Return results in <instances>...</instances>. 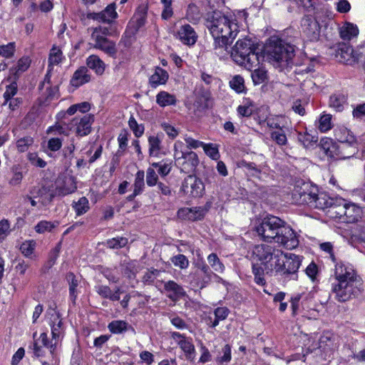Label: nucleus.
<instances>
[{"label":"nucleus","instance_id":"obj_44","mask_svg":"<svg viewBox=\"0 0 365 365\" xmlns=\"http://www.w3.org/2000/svg\"><path fill=\"white\" fill-rule=\"evenodd\" d=\"M170 261L175 266L181 269H184L188 267L189 260L184 255H177L170 258Z\"/></svg>","mask_w":365,"mask_h":365},{"label":"nucleus","instance_id":"obj_46","mask_svg":"<svg viewBox=\"0 0 365 365\" xmlns=\"http://www.w3.org/2000/svg\"><path fill=\"white\" fill-rule=\"evenodd\" d=\"M12 177L9 180V185L11 186H16L20 185L24 178V175L19 166H14L12 168Z\"/></svg>","mask_w":365,"mask_h":365},{"label":"nucleus","instance_id":"obj_36","mask_svg":"<svg viewBox=\"0 0 365 365\" xmlns=\"http://www.w3.org/2000/svg\"><path fill=\"white\" fill-rule=\"evenodd\" d=\"M73 207L76 215H81L89 210L88 200L86 197H82L77 202H73Z\"/></svg>","mask_w":365,"mask_h":365},{"label":"nucleus","instance_id":"obj_57","mask_svg":"<svg viewBox=\"0 0 365 365\" xmlns=\"http://www.w3.org/2000/svg\"><path fill=\"white\" fill-rule=\"evenodd\" d=\"M62 147V140L59 138H51L47 142V148L52 152L58 151Z\"/></svg>","mask_w":365,"mask_h":365},{"label":"nucleus","instance_id":"obj_28","mask_svg":"<svg viewBox=\"0 0 365 365\" xmlns=\"http://www.w3.org/2000/svg\"><path fill=\"white\" fill-rule=\"evenodd\" d=\"M359 34L357 26L351 23H346L339 30L340 37L344 40H351Z\"/></svg>","mask_w":365,"mask_h":365},{"label":"nucleus","instance_id":"obj_50","mask_svg":"<svg viewBox=\"0 0 365 365\" xmlns=\"http://www.w3.org/2000/svg\"><path fill=\"white\" fill-rule=\"evenodd\" d=\"M202 148L206 153L207 155H208L210 158H211L213 160H217L220 157V153L218 148L217 146L212 143L205 144L204 143V145H202Z\"/></svg>","mask_w":365,"mask_h":365},{"label":"nucleus","instance_id":"obj_30","mask_svg":"<svg viewBox=\"0 0 365 365\" xmlns=\"http://www.w3.org/2000/svg\"><path fill=\"white\" fill-rule=\"evenodd\" d=\"M316 127L321 133H326L331 130L333 127L331 115L323 113L316 122Z\"/></svg>","mask_w":365,"mask_h":365},{"label":"nucleus","instance_id":"obj_3","mask_svg":"<svg viewBox=\"0 0 365 365\" xmlns=\"http://www.w3.org/2000/svg\"><path fill=\"white\" fill-rule=\"evenodd\" d=\"M206 26L214 38L215 50L227 49L240 32L235 18L217 11L207 14Z\"/></svg>","mask_w":365,"mask_h":365},{"label":"nucleus","instance_id":"obj_19","mask_svg":"<svg viewBox=\"0 0 365 365\" xmlns=\"http://www.w3.org/2000/svg\"><path fill=\"white\" fill-rule=\"evenodd\" d=\"M91 40L94 42L93 47L100 49L106 53L113 56L116 53L115 43L103 36L91 34Z\"/></svg>","mask_w":365,"mask_h":365},{"label":"nucleus","instance_id":"obj_61","mask_svg":"<svg viewBox=\"0 0 365 365\" xmlns=\"http://www.w3.org/2000/svg\"><path fill=\"white\" fill-rule=\"evenodd\" d=\"M33 143V139L30 137H26L19 139L16 142V146L18 148V150L21 153L25 152L29 145H31Z\"/></svg>","mask_w":365,"mask_h":365},{"label":"nucleus","instance_id":"obj_13","mask_svg":"<svg viewBox=\"0 0 365 365\" xmlns=\"http://www.w3.org/2000/svg\"><path fill=\"white\" fill-rule=\"evenodd\" d=\"M180 191L187 197H200L204 193L205 185L196 176L188 175L184 179Z\"/></svg>","mask_w":365,"mask_h":365},{"label":"nucleus","instance_id":"obj_42","mask_svg":"<svg viewBox=\"0 0 365 365\" xmlns=\"http://www.w3.org/2000/svg\"><path fill=\"white\" fill-rule=\"evenodd\" d=\"M148 143L150 155H156L160 150V139L158 136H150L148 138Z\"/></svg>","mask_w":365,"mask_h":365},{"label":"nucleus","instance_id":"obj_32","mask_svg":"<svg viewBox=\"0 0 365 365\" xmlns=\"http://www.w3.org/2000/svg\"><path fill=\"white\" fill-rule=\"evenodd\" d=\"M346 101V97L343 94H333L329 98V106L336 112H341L344 109Z\"/></svg>","mask_w":365,"mask_h":365},{"label":"nucleus","instance_id":"obj_21","mask_svg":"<svg viewBox=\"0 0 365 365\" xmlns=\"http://www.w3.org/2000/svg\"><path fill=\"white\" fill-rule=\"evenodd\" d=\"M178 36L180 41L187 46L194 45L197 39V35L194 29L189 24L180 26L178 31Z\"/></svg>","mask_w":365,"mask_h":365},{"label":"nucleus","instance_id":"obj_39","mask_svg":"<svg viewBox=\"0 0 365 365\" xmlns=\"http://www.w3.org/2000/svg\"><path fill=\"white\" fill-rule=\"evenodd\" d=\"M58 222H50L42 220L35 226V230L38 233L51 232L54 227L58 225Z\"/></svg>","mask_w":365,"mask_h":365},{"label":"nucleus","instance_id":"obj_41","mask_svg":"<svg viewBox=\"0 0 365 365\" xmlns=\"http://www.w3.org/2000/svg\"><path fill=\"white\" fill-rule=\"evenodd\" d=\"M254 112V105L250 101H246L237 108V113L240 116L250 117Z\"/></svg>","mask_w":365,"mask_h":365},{"label":"nucleus","instance_id":"obj_25","mask_svg":"<svg viewBox=\"0 0 365 365\" xmlns=\"http://www.w3.org/2000/svg\"><path fill=\"white\" fill-rule=\"evenodd\" d=\"M91 76L88 74V70L86 67H81L75 71L71 80V83L75 87H79L83 84L89 82Z\"/></svg>","mask_w":365,"mask_h":365},{"label":"nucleus","instance_id":"obj_11","mask_svg":"<svg viewBox=\"0 0 365 365\" xmlns=\"http://www.w3.org/2000/svg\"><path fill=\"white\" fill-rule=\"evenodd\" d=\"M301 264V257L294 254H284L276 263L274 271L282 274H295Z\"/></svg>","mask_w":365,"mask_h":365},{"label":"nucleus","instance_id":"obj_1","mask_svg":"<svg viewBox=\"0 0 365 365\" xmlns=\"http://www.w3.org/2000/svg\"><path fill=\"white\" fill-rule=\"evenodd\" d=\"M333 279L331 292L334 294L335 299L339 302H347L361 292V280L349 263H336Z\"/></svg>","mask_w":365,"mask_h":365},{"label":"nucleus","instance_id":"obj_40","mask_svg":"<svg viewBox=\"0 0 365 365\" xmlns=\"http://www.w3.org/2000/svg\"><path fill=\"white\" fill-rule=\"evenodd\" d=\"M128 324L125 321H113L108 324V329L113 334H120L127 330Z\"/></svg>","mask_w":365,"mask_h":365},{"label":"nucleus","instance_id":"obj_6","mask_svg":"<svg viewBox=\"0 0 365 365\" xmlns=\"http://www.w3.org/2000/svg\"><path fill=\"white\" fill-rule=\"evenodd\" d=\"M266 51L269 61L276 66L288 64L294 56L293 46L274 36L269 39Z\"/></svg>","mask_w":365,"mask_h":365},{"label":"nucleus","instance_id":"obj_27","mask_svg":"<svg viewBox=\"0 0 365 365\" xmlns=\"http://www.w3.org/2000/svg\"><path fill=\"white\" fill-rule=\"evenodd\" d=\"M331 204L328 206L330 208L329 212L333 214H335L336 217H339V219L344 220V217L345 215V210L347 205V201L344 199H339L336 200V202H334V200L331 199Z\"/></svg>","mask_w":365,"mask_h":365},{"label":"nucleus","instance_id":"obj_43","mask_svg":"<svg viewBox=\"0 0 365 365\" xmlns=\"http://www.w3.org/2000/svg\"><path fill=\"white\" fill-rule=\"evenodd\" d=\"M128 125L135 137L139 138L143 135L145 130L144 125L138 124L133 116H130L129 118Z\"/></svg>","mask_w":365,"mask_h":365},{"label":"nucleus","instance_id":"obj_18","mask_svg":"<svg viewBox=\"0 0 365 365\" xmlns=\"http://www.w3.org/2000/svg\"><path fill=\"white\" fill-rule=\"evenodd\" d=\"M49 317V324L51 328L52 339H58L63 333L62 319L58 312L54 309H51L47 312Z\"/></svg>","mask_w":365,"mask_h":365},{"label":"nucleus","instance_id":"obj_35","mask_svg":"<svg viewBox=\"0 0 365 365\" xmlns=\"http://www.w3.org/2000/svg\"><path fill=\"white\" fill-rule=\"evenodd\" d=\"M207 262L212 269L218 273H222L225 266L215 253H211L207 257Z\"/></svg>","mask_w":365,"mask_h":365},{"label":"nucleus","instance_id":"obj_52","mask_svg":"<svg viewBox=\"0 0 365 365\" xmlns=\"http://www.w3.org/2000/svg\"><path fill=\"white\" fill-rule=\"evenodd\" d=\"M27 158L34 166L43 168L46 165V162L41 158L36 153H28Z\"/></svg>","mask_w":365,"mask_h":365},{"label":"nucleus","instance_id":"obj_12","mask_svg":"<svg viewBox=\"0 0 365 365\" xmlns=\"http://www.w3.org/2000/svg\"><path fill=\"white\" fill-rule=\"evenodd\" d=\"M93 121V115H77L68 124V129L73 130L77 135L85 136L91 132V125Z\"/></svg>","mask_w":365,"mask_h":365},{"label":"nucleus","instance_id":"obj_37","mask_svg":"<svg viewBox=\"0 0 365 365\" xmlns=\"http://www.w3.org/2000/svg\"><path fill=\"white\" fill-rule=\"evenodd\" d=\"M298 140L304 148H309L317 143L318 137L317 135H312L309 133H305L304 134H299Z\"/></svg>","mask_w":365,"mask_h":365},{"label":"nucleus","instance_id":"obj_59","mask_svg":"<svg viewBox=\"0 0 365 365\" xmlns=\"http://www.w3.org/2000/svg\"><path fill=\"white\" fill-rule=\"evenodd\" d=\"M282 118L279 116L268 118L266 120L267 125L270 128H276L278 129L279 130H282V128L284 127V125L282 124Z\"/></svg>","mask_w":365,"mask_h":365},{"label":"nucleus","instance_id":"obj_16","mask_svg":"<svg viewBox=\"0 0 365 365\" xmlns=\"http://www.w3.org/2000/svg\"><path fill=\"white\" fill-rule=\"evenodd\" d=\"M208 209L205 207H182L178 210L177 216L182 220H202Z\"/></svg>","mask_w":365,"mask_h":365},{"label":"nucleus","instance_id":"obj_26","mask_svg":"<svg viewBox=\"0 0 365 365\" xmlns=\"http://www.w3.org/2000/svg\"><path fill=\"white\" fill-rule=\"evenodd\" d=\"M303 31L312 41L317 40L319 36V26L316 21L305 19L302 24Z\"/></svg>","mask_w":365,"mask_h":365},{"label":"nucleus","instance_id":"obj_45","mask_svg":"<svg viewBox=\"0 0 365 365\" xmlns=\"http://www.w3.org/2000/svg\"><path fill=\"white\" fill-rule=\"evenodd\" d=\"M15 50L16 46L14 42H11L6 45H1L0 56L6 58H11L14 55Z\"/></svg>","mask_w":365,"mask_h":365},{"label":"nucleus","instance_id":"obj_4","mask_svg":"<svg viewBox=\"0 0 365 365\" xmlns=\"http://www.w3.org/2000/svg\"><path fill=\"white\" fill-rule=\"evenodd\" d=\"M250 38L239 39L232 48L231 57L237 64L252 70L259 63V53Z\"/></svg>","mask_w":365,"mask_h":365},{"label":"nucleus","instance_id":"obj_31","mask_svg":"<svg viewBox=\"0 0 365 365\" xmlns=\"http://www.w3.org/2000/svg\"><path fill=\"white\" fill-rule=\"evenodd\" d=\"M86 63L88 68L93 70L98 75H101L104 72L105 64L98 56L91 55L88 56Z\"/></svg>","mask_w":365,"mask_h":365},{"label":"nucleus","instance_id":"obj_17","mask_svg":"<svg viewBox=\"0 0 365 365\" xmlns=\"http://www.w3.org/2000/svg\"><path fill=\"white\" fill-rule=\"evenodd\" d=\"M321 149L329 158H348L345 152L341 151L339 146L334 144L329 138H322L319 143Z\"/></svg>","mask_w":365,"mask_h":365},{"label":"nucleus","instance_id":"obj_47","mask_svg":"<svg viewBox=\"0 0 365 365\" xmlns=\"http://www.w3.org/2000/svg\"><path fill=\"white\" fill-rule=\"evenodd\" d=\"M35 247L36 242L34 240H26L21 244L20 250L25 257H30L33 254Z\"/></svg>","mask_w":365,"mask_h":365},{"label":"nucleus","instance_id":"obj_58","mask_svg":"<svg viewBox=\"0 0 365 365\" xmlns=\"http://www.w3.org/2000/svg\"><path fill=\"white\" fill-rule=\"evenodd\" d=\"M160 271L156 269L148 270L143 277V281L145 283L150 284L159 276Z\"/></svg>","mask_w":365,"mask_h":365},{"label":"nucleus","instance_id":"obj_29","mask_svg":"<svg viewBox=\"0 0 365 365\" xmlns=\"http://www.w3.org/2000/svg\"><path fill=\"white\" fill-rule=\"evenodd\" d=\"M177 99L175 96L169 93L167 91H160L156 96V103L160 107L174 106L176 104Z\"/></svg>","mask_w":365,"mask_h":365},{"label":"nucleus","instance_id":"obj_48","mask_svg":"<svg viewBox=\"0 0 365 365\" xmlns=\"http://www.w3.org/2000/svg\"><path fill=\"white\" fill-rule=\"evenodd\" d=\"M230 87L237 93H242L245 89L244 79L242 76H235L230 81Z\"/></svg>","mask_w":365,"mask_h":365},{"label":"nucleus","instance_id":"obj_33","mask_svg":"<svg viewBox=\"0 0 365 365\" xmlns=\"http://www.w3.org/2000/svg\"><path fill=\"white\" fill-rule=\"evenodd\" d=\"M63 58L61 50L53 46L50 51L48 56V68H53V66H57L61 63Z\"/></svg>","mask_w":365,"mask_h":365},{"label":"nucleus","instance_id":"obj_5","mask_svg":"<svg viewBox=\"0 0 365 365\" xmlns=\"http://www.w3.org/2000/svg\"><path fill=\"white\" fill-rule=\"evenodd\" d=\"M293 195L300 204L307 205L311 208L324 210L331 204V200L324 193H318L317 188L304 182L302 186L294 187Z\"/></svg>","mask_w":365,"mask_h":365},{"label":"nucleus","instance_id":"obj_34","mask_svg":"<svg viewBox=\"0 0 365 365\" xmlns=\"http://www.w3.org/2000/svg\"><path fill=\"white\" fill-rule=\"evenodd\" d=\"M147 11L145 7L138 8L133 17V22L135 24V29L138 30L142 27L146 21Z\"/></svg>","mask_w":365,"mask_h":365},{"label":"nucleus","instance_id":"obj_60","mask_svg":"<svg viewBox=\"0 0 365 365\" xmlns=\"http://www.w3.org/2000/svg\"><path fill=\"white\" fill-rule=\"evenodd\" d=\"M152 166L158 168V173L162 176H166L171 170V164L167 163H153Z\"/></svg>","mask_w":365,"mask_h":365},{"label":"nucleus","instance_id":"obj_38","mask_svg":"<svg viewBox=\"0 0 365 365\" xmlns=\"http://www.w3.org/2000/svg\"><path fill=\"white\" fill-rule=\"evenodd\" d=\"M66 279L69 284V294L71 299L74 302L77 297L76 287H78V280L76 276L70 272L66 275Z\"/></svg>","mask_w":365,"mask_h":365},{"label":"nucleus","instance_id":"obj_55","mask_svg":"<svg viewBox=\"0 0 365 365\" xmlns=\"http://www.w3.org/2000/svg\"><path fill=\"white\" fill-rule=\"evenodd\" d=\"M252 78L255 84H260L266 79L267 73L262 69L257 68L252 73Z\"/></svg>","mask_w":365,"mask_h":365},{"label":"nucleus","instance_id":"obj_2","mask_svg":"<svg viewBox=\"0 0 365 365\" xmlns=\"http://www.w3.org/2000/svg\"><path fill=\"white\" fill-rule=\"evenodd\" d=\"M256 231L264 241L274 242L288 250H292L299 245L295 232L276 216L264 217L257 226Z\"/></svg>","mask_w":365,"mask_h":365},{"label":"nucleus","instance_id":"obj_7","mask_svg":"<svg viewBox=\"0 0 365 365\" xmlns=\"http://www.w3.org/2000/svg\"><path fill=\"white\" fill-rule=\"evenodd\" d=\"M254 258L264 267L267 274L272 273L276 263L283 257V252L274 246L265 244L256 245L252 251Z\"/></svg>","mask_w":365,"mask_h":365},{"label":"nucleus","instance_id":"obj_14","mask_svg":"<svg viewBox=\"0 0 365 365\" xmlns=\"http://www.w3.org/2000/svg\"><path fill=\"white\" fill-rule=\"evenodd\" d=\"M115 4L108 5L106 9L100 12H88L86 18L92 19L98 23L111 24L117 17Z\"/></svg>","mask_w":365,"mask_h":365},{"label":"nucleus","instance_id":"obj_56","mask_svg":"<svg viewBox=\"0 0 365 365\" xmlns=\"http://www.w3.org/2000/svg\"><path fill=\"white\" fill-rule=\"evenodd\" d=\"M17 93V86L15 83H11L6 86V91L4 93V105H6L8 100L13 98L14 96Z\"/></svg>","mask_w":365,"mask_h":365},{"label":"nucleus","instance_id":"obj_63","mask_svg":"<svg viewBox=\"0 0 365 365\" xmlns=\"http://www.w3.org/2000/svg\"><path fill=\"white\" fill-rule=\"evenodd\" d=\"M161 128L172 139L176 138L179 134L178 130H177L173 125L168 123H161Z\"/></svg>","mask_w":365,"mask_h":365},{"label":"nucleus","instance_id":"obj_15","mask_svg":"<svg viewBox=\"0 0 365 365\" xmlns=\"http://www.w3.org/2000/svg\"><path fill=\"white\" fill-rule=\"evenodd\" d=\"M171 338L185 353L187 359H193L195 358V349L191 338L187 337L176 331L171 332Z\"/></svg>","mask_w":365,"mask_h":365},{"label":"nucleus","instance_id":"obj_9","mask_svg":"<svg viewBox=\"0 0 365 365\" xmlns=\"http://www.w3.org/2000/svg\"><path fill=\"white\" fill-rule=\"evenodd\" d=\"M334 135L335 139L341 143V146H339L341 151L344 152L346 148L349 149V151L345 153L349 158L357 153L358 141L349 129L344 126L337 127L334 131Z\"/></svg>","mask_w":365,"mask_h":365},{"label":"nucleus","instance_id":"obj_22","mask_svg":"<svg viewBox=\"0 0 365 365\" xmlns=\"http://www.w3.org/2000/svg\"><path fill=\"white\" fill-rule=\"evenodd\" d=\"M164 289L168 293V297L173 301H177L185 295L182 287L173 280L164 283Z\"/></svg>","mask_w":365,"mask_h":365},{"label":"nucleus","instance_id":"obj_53","mask_svg":"<svg viewBox=\"0 0 365 365\" xmlns=\"http://www.w3.org/2000/svg\"><path fill=\"white\" fill-rule=\"evenodd\" d=\"M10 222L8 220L3 219L0 221V242H2L10 234Z\"/></svg>","mask_w":365,"mask_h":365},{"label":"nucleus","instance_id":"obj_62","mask_svg":"<svg viewBox=\"0 0 365 365\" xmlns=\"http://www.w3.org/2000/svg\"><path fill=\"white\" fill-rule=\"evenodd\" d=\"M138 272V269L136 267L135 262H129L128 263L123 271V274L128 278H134L136 272Z\"/></svg>","mask_w":365,"mask_h":365},{"label":"nucleus","instance_id":"obj_20","mask_svg":"<svg viewBox=\"0 0 365 365\" xmlns=\"http://www.w3.org/2000/svg\"><path fill=\"white\" fill-rule=\"evenodd\" d=\"M76 189L73 178L68 176L64 177L62 180L58 178L56 181L55 195L65 196L74 192Z\"/></svg>","mask_w":365,"mask_h":365},{"label":"nucleus","instance_id":"obj_24","mask_svg":"<svg viewBox=\"0 0 365 365\" xmlns=\"http://www.w3.org/2000/svg\"><path fill=\"white\" fill-rule=\"evenodd\" d=\"M168 77L169 75L166 71L160 67H156L153 74L149 78V83L152 88H156L160 85L165 84Z\"/></svg>","mask_w":365,"mask_h":365},{"label":"nucleus","instance_id":"obj_51","mask_svg":"<svg viewBox=\"0 0 365 365\" xmlns=\"http://www.w3.org/2000/svg\"><path fill=\"white\" fill-rule=\"evenodd\" d=\"M107 246L111 249H119L128 244V239L125 237L113 238L106 242Z\"/></svg>","mask_w":365,"mask_h":365},{"label":"nucleus","instance_id":"obj_64","mask_svg":"<svg viewBox=\"0 0 365 365\" xmlns=\"http://www.w3.org/2000/svg\"><path fill=\"white\" fill-rule=\"evenodd\" d=\"M158 175L153 168H149L146 172V183L148 186H154L157 184Z\"/></svg>","mask_w":365,"mask_h":365},{"label":"nucleus","instance_id":"obj_10","mask_svg":"<svg viewBox=\"0 0 365 365\" xmlns=\"http://www.w3.org/2000/svg\"><path fill=\"white\" fill-rule=\"evenodd\" d=\"M183 143L181 141H176L174 144V158L175 161L182 165V169L186 171L194 170L199 163L197 154L192 151L184 152L182 150Z\"/></svg>","mask_w":365,"mask_h":365},{"label":"nucleus","instance_id":"obj_23","mask_svg":"<svg viewBox=\"0 0 365 365\" xmlns=\"http://www.w3.org/2000/svg\"><path fill=\"white\" fill-rule=\"evenodd\" d=\"M362 211L361 208L354 203L348 202L346 205L344 221L348 223L355 222L361 218Z\"/></svg>","mask_w":365,"mask_h":365},{"label":"nucleus","instance_id":"obj_54","mask_svg":"<svg viewBox=\"0 0 365 365\" xmlns=\"http://www.w3.org/2000/svg\"><path fill=\"white\" fill-rule=\"evenodd\" d=\"M271 138L279 145H284L287 143V136L282 130L272 132Z\"/></svg>","mask_w":365,"mask_h":365},{"label":"nucleus","instance_id":"obj_8","mask_svg":"<svg viewBox=\"0 0 365 365\" xmlns=\"http://www.w3.org/2000/svg\"><path fill=\"white\" fill-rule=\"evenodd\" d=\"M195 267L196 269L187 276V281L191 286L202 289L210 283L213 277L217 275L205 262H197Z\"/></svg>","mask_w":365,"mask_h":365},{"label":"nucleus","instance_id":"obj_49","mask_svg":"<svg viewBox=\"0 0 365 365\" xmlns=\"http://www.w3.org/2000/svg\"><path fill=\"white\" fill-rule=\"evenodd\" d=\"M144 171L139 170L135 175V182H134V190L135 194H140L143 190L144 187Z\"/></svg>","mask_w":365,"mask_h":365}]
</instances>
